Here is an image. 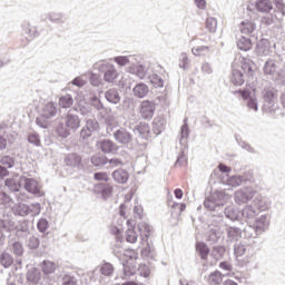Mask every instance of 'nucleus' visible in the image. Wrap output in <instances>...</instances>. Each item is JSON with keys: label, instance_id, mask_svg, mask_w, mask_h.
Masks as SVG:
<instances>
[{"label": "nucleus", "instance_id": "nucleus-24", "mask_svg": "<svg viewBox=\"0 0 285 285\" xmlns=\"http://www.w3.org/2000/svg\"><path fill=\"white\" fill-rule=\"evenodd\" d=\"M253 198V191L248 189H239L235 193V203L238 206H242L243 204H248L250 199Z\"/></svg>", "mask_w": 285, "mask_h": 285}, {"label": "nucleus", "instance_id": "nucleus-10", "mask_svg": "<svg viewBox=\"0 0 285 285\" xmlns=\"http://www.w3.org/2000/svg\"><path fill=\"white\" fill-rule=\"evenodd\" d=\"M16 230V237L19 242L28 239L29 235H32V223L28 219L18 220L13 226Z\"/></svg>", "mask_w": 285, "mask_h": 285}, {"label": "nucleus", "instance_id": "nucleus-36", "mask_svg": "<svg viewBox=\"0 0 285 285\" xmlns=\"http://www.w3.org/2000/svg\"><path fill=\"white\" fill-rule=\"evenodd\" d=\"M99 273L102 277H112L115 275V265L110 262L102 261L99 265Z\"/></svg>", "mask_w": 285, "mask_h": 285}, {"label": "nucleus", "instance_id": "nucleus-15", "mask_svg": "<svg viewBox=\"0 0 285 285\" xmlns=\"http://www.w3.org/2000/svg\"><path fill=\"white\" fill-rule=\"evenodd\" d=\"M96 146L104 155H115L119 150V146L115 141L106 138L98 140Z\"/></svg>", "mask_w": 285, "mask_h": 285}, {"label": "nucleus", "instance_id": "nucleus-44", "mask_svg": "<svg viewBox=\"0 0 285 285\" xmlns=\"http://www.w3.org/2000/svg\"><path fill=\"white\" fill-rule=\"evenodd\" d=\"M97 193H100L104 199H108L112 195V186L110 184L100 183L96 185Z\"/></svg>", "mask_w": 285, "mask_h": 285}, {"label": "nucleus", "instance_id": "nucleus-25", "mask_svg": "<svg viewBox=\"0 0 285 285\" xmlns=\"http://www.w3.org/2000/svg\"><path fill=\"white\" fill-rule=\"evenodd\" d=\"M111 177L114 181H116V184H128V179H130V174L124 168H118L112 171Z\"/></svg>", "mask_w": 285, "mask_h": 285}, {"label": "nucleus", "instance_id": "nucleus-8", "mask_svg": "<svg viewBox=\"0 0 285 285\" xmlns=\"http://www.w3.org/2000/svg\"><path fill=\"white\" fill-rule=\"evenodd\" d=\"M99 134V121L95 118L85 120V126L80 129L79 137L82 141H88L90 137Z\"/></svg>", "mask_w": 285, "mask_h": 285}, {"label": "nucleus", "instance_id": "nucleus-53", "mask_svg": "<svg viewBox=\"0 0 285 285\" xmlns=\"http://www.w3.org/2000/svg\"><path fill=\"white\" fill-rule=\"evenodd\" d=\"M23 240H14L11 244V250L16 257H23V254L26 253V249L23 248Z\"/></svg>", "mask_w": 285, "mask_h": 285}, {"label": "nucleus", "instance_id": "nucleus-5", "mask_svg": "<svg viewBox=\"0 0 285 285\" xmlns=\"http://www.w3.org/2000/svg\"><path fill=\"white\" fill-rule=\"evenodd\" d=\"M263 112L275 116L279 110V104L277 102V90L275 88L264 89L263 92Z\"/></svg>", "mask_w": 285, "mask_h": 285}, {"label": "nucleus", "instance_id": "nucleus-14", "mask_svg": "<svg viewBox=\"0 0 285 285\" xmlns=\"http://www.w3.org/2000/svg\"><path fill=\"white\" fill-rule=\"evenodd\" d=\"M155 110H157L155 101L144 100L140 102L139 112H140L141 119L150 121V119H153V117H155Z\"/></svg>", "mask_w": 285, "mask_h": 285}, {"label": "nucleus", "instance_id": "nucleus-31", "mask_svg": "<svg viewBox=\"0 0 285 285\" xmlns=\"http://www.w3.org/2000/svg\"><path fill=\"white\" fill-rule=\"evenodd\" d=\"M122 273L125 277H132L137 273V263L132 257L122 263Z\"/></svg>", "mask_w": 285, "mask_h": 285}, {"label": "nucleus", "instance_id": "nucleus-27", "mask_svg": "<svg viewBox=\"0 0 285 285\" xmlns=\"http://www.w3.org/2000/svg\"><path fill=\"white\" fill-rule=\"evenodd\" d=\"M132 132L139 135L141 139H148L150 137V125L147 122H139L132 127Z\"/></svg>", "mask_w": 285, "mask_h": 285}, {"label": "nucleus", "instance_id": "nucleus-64", "mask_svg": "<svg viewBox=\"0 0 285 285\" xmlns=\"http://www.w3.org/2000/svg\"><path fill=\"white\" fill-rule=\"evenodd\" d=\"M22 32L23 35H28L29 37H37V29L35 27H30V23H22Z\"/></svg>", "mask_w": 285, "mask_h": 285}, {"label": "nucleus", "instance_id": "nucleus-40", "mask_svg": "<svg viewBox=\"0 0 285 285\" xmlns=\"http://www.w3.org/2000/svg\"><path fill=\"white\" fill-rule=\"evenodd\" d=\"M236 46L238 50H243V52H248V50L253 49V40L248 37L243 36L237 40Z\"/></svg>", "mask_w": 285, "mask_h": 285}, {"label": "nucleus", "instance_id": "nucleus-30", "mask_svg": "<svg viewBox=\"0 0 285 285\" xmlns=\"http://www.w3.org/2000/svg\"><path fill=\"white\" fill-rule=\"evenodd\" d=\"M188 119L184 120V125L180 127L179 144L185 149L188 148V137H190V127H188Z\"/></svg>", "mask_w": 285, "mask_h": 285}, {"label": "nucleus", "instance_id": "nucleus-32", "mask_svg": "<svg viewBox=\"0 0 285 285\" xmlns=\"http://www.w3.org/2000/svg\"><path fill=\"white\" fill-rule=\"evenodd\" d=\"M195 246H196V253L198 254L200 259L203 262H207L208 255H210L212 253L210 247H208V244H206L205 242H197Z\"/></svg>", "mask_w": 285, "mask_h": 285}, {"label": "nucleus", "instance_id": "nucleus-3", "mask_svg": "<svg viewBox=\"0 0 285 285\" xmlns=\"http://www.w3.org/2000/svg\"><path fill=\"white\" fill-rule=\"evenodd\" d=\"M244 75H246L248 79L255 77V62H253V60L245 59L240 67L232 69L230 82L233 86H244L246 81Z\"/></svg>", "mask_w": 285, "mask_h": 285}, {"label": "nucleus", "instance_id": "nucleus-45", "mask_svg": "<svg viewBox=\"0 0 285 285\" xmlns=\"http://www.w3.org/2000/svg\"><path fill=\"white\" fill-rule=\"evenodd\" d=\"M12 204H14V199H12L6 191H0L1 217L3 216V210H8L4 206H12Z\"/></svg>", "mask_w": 285, "mask_h": 285}, {"label": "nucleus", "instance_id": "nucleus-43", "mask_svg": "<svg viewBox=\"0 0 285 285\" xmlns=\"http://www.w3.org/2000/svg\"><path fill=\"white\" fill-rule=\"evenodd\" d=\"M225 256H226V246L216 245L212 248L210 257H213V259H215L216 262L224 259Z\"/></svg>", "mask_w": 285, "mask_h": 285}, {"label": "nucleus", "instance_id": "nucleus-60", "mask_svg": "<svg viewBox=\"0 0 285 285\" xmlns=\"http://www.w3.org/2000/svg\"><path fill=\"white\" fill-rule=\"evenodd\" d=\"M50 228V222L46 218H40L37 223V229L42 235H46L47 230Z\"/></svg>", "mask_w": 285, "mask_h": 285}, {"label": "nucleus", "instance_id": "nucleus-59", "mask_svg": "<svg viewBox=\"0 0 285 285\" xmlns=\"http://www.w3.org/2000/svg\"><path fill=\"white\" fill-rule=\"evenodd\" d=\"M246 250H248V246H246L244 243L239 242L234 245V255L237 257H244L246 254Z\"/></svg>", "mask_w": 285, "mask_h": 285}, {"label": "nucleus", "instance_id": "nucleus-52", "mask_svg": "<svg viewBox=\"0 0 285 285\" xmlns=\"http://www.w3.org/2000/svg\"><path fill=\"white\" fill-rule=\"evenodd\" d=\"M207 282L209 285H222V282H224L222 272H219V271L212 272L207 276Z\"/></svg>", "mask_w": 285, "mask_h": 285}, {"label": "nucleus", "instance_id": "nucleus-49", "mask_svg": "<svg viewBox=\"0 0 285 285\" xmlns=\"http://www.w3.org/2000/svg\"><path fill=\"white\" fill-rule=\"evenodd\" d=\"M128 253H130V250L121 247L120 244H116L112 247V255L117 257V259H126V257H128Z\"/></svg>", "mask_w": 285, "mask_h": 285}, {"label": "nucleus", "instance_id": "nucleus-38", "mask_svg": "<svg viewBox=\"0 0 285 285\" xmlns=\"http://www.w3.org/2000/svg\"><path fill=\"white\" fill-rule=\"evenodd\" d=\"M255 9L257 12L268 13L273 10V1L271 0H256L255 1Z\"/></svg>", "mask_w": 285, "mask_h": 285}, {"label": "nucleus", "instance_id": "nucleus-20", "mask_svg": "<svg viewBox=\"0 0 285 285\" xmlns=\"http://www.w3.org/2000/svg\"><path fill=\"white\" fill-rule=\"evenodd\" d=\"M89 161L96 170H101V168H106L108 166V156L101 153H97L90 156Z\"/></svg>", "mask_w": 285, "mask_h": 285}, {"label": "nucleus", "instance_id": "nucleus-4", "mask_svg": "<svg viewBox=\"0 0 285 285\" xmlns=\"http://www.w3.org/2000/svg\"><path fill=\"white\" fill-rule=\"evenodd\" d=\"M137 232L140 234L141 242H146L147 246L150 247V243L148 242L150 237V225L146 222H140L135 228L127 229L125 234L126 242L129 244H136L139 237Z\"/></svg>", "mask_w": 285, "mask_h": 285}, {"label": "nucleus", "instance_id": "nucleus-23", "mask_svg": "<svg viewBox=\"0 0 285 285\" xmlns=\"http://www.w3.org/2000/svg\"><path fill=\"white\" fill-rule=\"evenodd\" d=\"M252 204L258 213L268 210L271 208V199L268 197L262 196V195L256 196Z\"/></svg>", "mask_w": 285, "mask_h": 285}, {"label": "nucleus", "instance_id": "nucleus-2", "mask_svg": "<svg viewBox=\"0 0 285 285\" xmlns=\"http://www.w3.org/2000/svg\"><path fill=\"white\" fill-rule=\"evenodd\" d=\"M28 216V204L17 203L10 209H3L2 216H0V222L4 224L7 230L12 233V228H14V217Z\"/></svg>", "mask_w": 285, "mask_h": 285}, {"label": "nucleus", "instance_id": "nucleus-33", "mask_svg": "<svg viewBox=\"0 0 285 285\" xmlns=\"http://www.w3.org/2000/svg\"><path fill=\"white\" fill-rule=\"evenodd\" d=\"M129 72L138 77V79H146L149 77L150 71L147 65H137L130 68Z\"/></svg>", "mask_w": 285, "mask_h": 285}, {"label": "nucleus", "instance_id": "nucleus-28", "mask_svg": "<svg viewBox=\"0 0 285 285\" xmlns=\"http://www.w3.org/2000/svg\"><path fill=\"white\" fill-rule=\"evenodd\" d=\"M227 244H233V242H239L242 239V228L236 226H229L226 228Z\"/></svg>", "mask_w": 285, "mask_h": 285}, {"label": "nucleus", "instance_id": "nucleus-57", "mask_svg": "<svg viewBox=\"0 0 285 285\" xmlns=\"http://www.w3.org/2000/svg\"><path fill=\"white\" fill-rule=\"evenodd\" d=\"M27 141L32 144V146H41V137L37 131H31L27 135Z\"/></svg>", "mask_w": 285, "mask_h": 285}, {"label": "nucleus", "instance_id": "nucleus-61", "mask_svg": "<svg viewBox=\"0 0 285 285\" xmlns=\"http://www.w3.org/2000/svg\"><path fill=\"white\" fill-rule=\"evenodd\" d=\"M209 50H210V47L208 46H199V47H194L191 49V52L195 57H202L204 55H208Z\"/></svg>", "mask_w": 285, "mask_h": 285}, {"label": "nucleus", "instance_id": "nucleus-54", "mask_svg": "<svg viewBox=\"0 0 285 285\" xmlns=\"http://www.w3.org/2000/svg\"><path fill=\"white\" fill-rule=\"evenodd\" d=\"M47 18L49 21H51V23H66V16H63L61 12H50L48 13Z\"/></svg>", "mask_w": 285, "mask_h": 285}, {"label": "nucleus", "instance_id": "nucleus-18", "mask_svg": "<svg viewBox=\"0 0 285 285\" xmlns=\"http://www.w3.org/2000/svg\"><path fill=\"white\" fill-rule=\"evenodd\" d=\"M63 163L69 168L79 169V168H81V166L83 164V158L81 157V155H79L77 153H71V154H68L67 156H65Z\"/></svg>", "mask_w": 285, "mask_h": 285}, {"label": "nucleus", "instance_id": "nucleus-41", "mask_svg": "<svg viewBox=\"0 0 285 285\" xmlns=\"http://www.w3.org/2000/svg\"><path fill=\"white\" fill-rule=\"evenodd\" d=\"M14 264V256L8 250H3L0 254V265L4 268H10Z\"/></svg>", "mask_w": 285, "mask_h": 285}, {"label": "nucleus", "instance_id": "nucleus-63", "mask_svg": "<svg viewBox=\"0 0 285 285\" xmlns=\"http://www.w3.org/2000/svg\"><path fill=\"white\" fill-rule=\"evenodd\" d=\"M206 29L208 32L215 33L217 32V19L209 17L206 19Z\"/></svg>", "mask_w": 285, "mask_h": 285}, {"label": "nucleus", "instance_id": "nucleus-46", "mask_svg": "<svg viewBox=\"0 0 285 285\" xmlns=\"http://www.w3.org/2000/svg\"><path fill=\"white\" fill-rule=\"evenodd\" d=\"M43 275H52L57 271V264L52 261H43L40 263Z\"/></svg>", "mask_w": 285, "mask_h": 285}, {"label": "nucleus", "instance_id": "nucleus-47", "mask_svg": "<svg viewBox=\"0 0 285 285\" xmlns=\"http://www.w3.org/2000/svg\"><path fill=\"white\" fill-rule=\"evenodd\" d=\"M242 237H244V239H257L259 234L253 225H246L244 229H242Z\"/></svg>", "mask_w": 285, "mask_h": 285}, {"label": "nucleus", "instance_id": "nucleus-37", "mask_svg": "<svg viewBox=\"0 0 285 285\" xmlns=\"http://www.w3.org/2000/svg\"><path fill=\"white\" fill-rule=\"evenodd\" d=\"M4 186L10 190V193H19L21 190L22 181L21 177L17 178H7L4 180Z\"/></svg>", "mask_w": 285, "mask_h": 285}, {"label": "nucleus", "instance_id": "nucleus-50", "mask_svg": "<svg viewBox=\"0 0 285 285\" xmlns=\"http://www.w3.org/2000/svg\"><path fill=\"white\" fill-rule=\"evenodd\" d=\"M244 181H246V178L244 176H239V175L229 176L226 179L227 186H230L232 188H237V187L242 186V184Z\"/></svg>", "mask_w": 285, "mask_h": 285}, {"label": "nucleus", "instance_id": "nucleus-17", "mask_svg": "<svg viewBox=\"0 0 285 285\" xmlns=\"http://www.w3.org/2000/svg\"><path fill=\"white\" fill-rule=\"evenodd\" d=\"M252 226L258 235H263L268 229V226H271V219L268 218V215L264 214L257 217Z\"/></svg>", "mask_w": 285, "mask_h": 285}, {"label": "nucleus", "instance_id": "nucleus-62", "mask_svg": "<svg viewBox=\"0 0 285 285\" xmlns=\"http://www.w3.org/2000/svg\"><path fill=\"white\" fill-rule=\"evenodd\" d=\"M10 230L8 229V227L0 220V249L1 246H3V242H6V238L8 237V235H10Z\"/></svg>", "mask_w": 285, "mask_h": 285}, {"label": "nucleus", "instance_id": "nucleus-39", "mask_svg": "<svg viewBox=\"0 0 285 285\" xmlns=\"http://www.w3.org/2000/svg\"><path fill=\"white\" fill-rule=\"evenodd\" d=\"M22 242H24L27 248H29L30 250H37V248H39V246L41 245V240L35 235V233H31Z\"/></svg>", "mask_w": 285, "mask_h": 285}, {"label": "nucleus", "instance_id": "nucleus-51", "mask_svg": "<svg viewBox=\"0 0 285 285\" xmlns=\"http://www.w3.org/2000/svg\"><path fill=\"white\" fill-rule=\"evenodd\" d=\"M17 163V158L14 156L10 155H1L0 156V166H3L4 168H14V164Z\"/></svg>", "mask_w": 285, "mask_h": 285}, {"label": "nucleus", "instance_id": "nucleus-35", "mask_svg": "<svg viewBox=\"0 0 285 285\" xmlns=\"http://www.w3.org/2000/svg\"><path fill=\"white\" fill-rule=\"evenodd\" d=\"M259 215L257 208L253 205H246L240 212V219H255Z\"/></svg>", "mask_w": 285, "mask_h": 285}, {"label": "nucleus", "instance_id": "nucleus-7", "mask_svg": "<svg viewBox=\"0 0 285 285\" xmlns=\"http://www.w3.org/2000/svg\"><path fill=\"white\" fill-rule=\"evenodd\" d=\"M99 72L102 75V81H105V83H117V80L119 79L117 67L110 62L100 63Z\"/></svg>", "mask_w": 285, "mask_h": 285}, {"label": "nucleus", "instance_id": "nucleus-58", "mask_svg": "<svg viewBox=\"0 0 285 285\" xmlns=\"http://www.w3.org/2000/svg\"><path fill=\"white\" fill-rule=\"evenodd\" d=\"M28 215L31 217H37L41 215V204L39 203H31L28 205Z\"/></svg>", "mask_w": 285, "mask_h": 285}, {"label": "nucleus", "instance_id": "nucleus-21", "mask_svg": "<svg viewBox=\"0 0 285 285\" xmlns=\"http://www.w3.org/2000/svg\"><path fill=\"white\" fill-rule=\"evenodd\" d=\"M255 53L257 57H268L271 55V41L266 38H262L257 41Z\"/></svg>", "mask_w": 285, "mask_h": 285}, {"label": "nucleus", "instance_id": "nucleus-42", "mask_svg": "<svg viewBox=\"0 0 285 285\" xmlns=\"http://www.w3.org/2000/svg\"><path fill=\"white\" fill-rule=\"evenodd\" d=\"M264 75L273 76L277 72V60L275 59H267L263 67Z\"/></svg>", "mask_w": 285, "mask_h": 285}, {"label": "nucleus", "instance_id": "nucleus-34", "mask_svg": "<svg viewBox=\"0 0 285 285\" xmlns=\"http://www.w3.org/2000/svg\"><path fill=\"white\" fill-rule=\"evenodd\" d=\"M26 277L28 284H39L42 277L41 269L37 267H31L28 269Z\"/></svg>", "mask_w": 285, "mask_h": 285}, {"label": "nucleus", "instance_id": "nucleus-16", "mask_svg": "<svg viewBox=\"0 0 285 285\" xmlns=\"http://www.w3.org/2000/svg\"><path fill=\"white\" fill-rule=\"evenodd\" d=\"M238 30L242 35H246L247 37H255V32H257V22L255 20H243L238 24Z\"/></svg>", "mask_w": 285, "mask_h": 285}, {"label": "nucleus", "instance_id": "nucleus-26", "mask_svg": "<svg viewBox=\"0 0 285 285\" xmlns=\"http://www.w3.org/2000/svg\"><path fill=\"white\" fill-rule=\"evenodd\" d=\"M149 92L150 88L144 82H138L132 88V95L136 97V99H145V97H148Z\"/></svg>", "mask_w": 285, "mask_h": 285}, {"label": "nucleus", "instance_id": "nucleus-48", "mask_svg": "<svg viewBox=\"0 0 285 285\" xmlns=\"http://www.w3.org/2000/svg\"><path fill=\"white\" fill-rule=\"evenodd\" d=\"M56 132L61 139H68L72 130L68 128V125H66V122H60L56 128Z\"/></svg>", "mask_w": 285, "mask_h": 285}, {"label": "nucleus", "instance_id": "nucleus-11", "mask_svg": "<svg viewBox=\"0 0 285 285\" xmlns=\"http://www.w3.org/2000/svg\"><path fill=\"white\" fill-rule=\"evenodd\" d=\"M77 112H79L77 108H71L68 110L63 118L67 128H69L71 132H77V130L81 128V118L79 115H77Z\"/></svg>", "mask_w": 285, "mask_h": 285}, {"label": "nucleus", "instance_id": "nucleus-13", "mask_svg": "<svg viewBox=\"0 0 285 285\" xmlns=\"http://www.w3.org/2000/svg\"><path fill=\"white\" fill-rule=\"evenodd\" d=\"M237 92L238 95H240L242 99L246 101V106L247 108H249V110H254V112H257V110H259V104L257 102V98L253 96L250 89H239L235 91L234 95H237Z\"/></svg>", "mask_w": 285, "mask_h": 285}, {"label": "nucleus", "instance_id": "nucleus-56", "mask_svg": "<svg viewBox=\"0 0 285 285\" xmlns=\"http://www.w3.org/2000/svg\"><path fill=\"white\" fill-rule=\"evenodd\" d=\"M149 83L154 86V88H164V79L159 77L157 73H153L148 76Z\"/></svg>", "mask_w": 285, "mask_h": 285}, {"label": "nucleus", "instance_id": "nucleus-19", "mask_svg": "<svg viewBox=\"0 0 285 285\" xmlns=\"http://www.w3.org/2000/svg\"><path fill=\"white\" fill-rule=\"evenodd\" d=\"M105 99L112 106L121 104V91L118 88H109L105 91Z\"/></svg>", "mask_w": 285, "mask_h": 285}, {"label": "nucleus", "instance_id": "nucleus-29", "mask_svg": "<svg viewBox=\"0 0 285 285\" xmlns=\"http://www.w3.org/2000/svg\"><path fill=\"white\" fill-rule=\"evenodd\" d=\"M58 105L63 110H68L70 108V110H72V106H75V97L70 94H62L58 98Z\"/></svg>", "mask_w": 285, "mask_h": 285}, {"label": "nucleus", "instance_id": "nucleus-1", "mask_svg": "<svg viewBox=\"0 0 285 285\" xmlns=\"http://www.w3.org/2000/svg\"><path fill=\"white\" fill-rule=\"evenodd\" d=\"M228 202V194L224 190L216 189L204 200V208L214 218V222L224 224V217L230 222H239L242 219V212L234 206L226 207Z\"/></svg>", "mask_w": 285, "mask_h": 285}, {"label": "nucleus", "instance_id": "nucleus-22", "mask_svg": "<svg viewBox=\"0 0 285 285\" xmlns=\"http://www.w3.org/2000/svg\"><path fill=\"white\" fill-rule=\"evenodd\" d=\"M58 112L59 109L57 108V105L52 101H49L42 107L41 117L42 119H55Z\"/></svg>", "mask_w": 285, "mask_h": 285}, {"label": "nucleus", "instance_id": "nucleus-55", "mask_svg": "<svg viewBox=\"0 0 285 285\" xmlns=\"http://www.w3.org/2000/svg\"><path fill=\"white\" fill-rule=\"evenodd\" d=\"M62 285H79V281L76 275L66 273L61 276Z\"/></svg>", "mask_w": 285, "mask_h": 285}, {"label": "nucleus", "instance_id": "nucleus-6", "mask_svg": "<svg viewBox=\"0 0 285 285\" xmlns=\"http://www.w3.org/2000/svg\"><path fill=\"white\" fill-rule=\"evenodd\" d=\"M224 226L223 223L215 222V218L213 217L212 224L208 225V228L205 233V240L210 246H214V244H219V239L224 237Z\"/></svg>", "mask_w": 285, "mask_h": 285}, {"label": "nucleus", "instance_id": "nucleus-9", "mask_svg": "<svg viewBox=\"0 0 285 285\" xmlns=\"http://www.w3.org/2000/svg\"><path fill=\"white\" fill-rule=\"evenodd\" d=\"M115 141L117 144H120L121 146H126V148H132V141H135V138L128 129L124 127H119L116 129L112 134Z\"/></svg>", "mask_w": 285, "mask_h": 285}, {"label": "nucleus", "instance_id": "nucleus-12", "mask_svg": "<svg viewBox=\"0 0 285 285\" xmlns=\"http://www.w3.org/2000/svg\"><path fill=\"white\" fill-rule=\"evenodd\" d=\"M20 181H22V186L24 190H27V193H30L31 195H37L38 197H43L41 186H39V181H37L35 178L20 176Z\"/></svg>", "mask_w": 285, "mask_h": 285}]
</instances>
